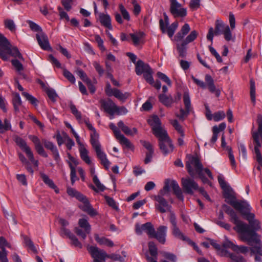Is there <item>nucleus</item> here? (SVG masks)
Here are the masks:
<instances>
[{"instance_id":"nucleus-1","label":"nucleus","mask_w":262,"mask_h":262,"mask_svg":"<svg viewBox=\"0 0 262 262\" xmlns=\"http://www.w3.org/2000/svg\"><path fill=\"white\" fill-rule=\"evenodd\" d=\"M250 206L249 209L245 210V213L241 214L248 221L249 224H247L241 221L238 224L237 227L234 229L239 234V238L243 242H247L250 246L253 245V242H258L260 241L259 236L256 233V231L260 229L259 221L255 219V215L250 212Z\"/></svg>"},{"instance_id":"nucleus-2","label":"nucleus","mask_w":262,"mask_h":262,"mask_svg":"<svg viewBox=\"0 0 262 262\" xmlns=\"http://www.w3.org/2000/svg\"><path fill=\"white\" fill-rule=\"evenodd\" d=\"M187 161L186 162V168L188 173L191 177H194L197 174L203 183L211 185V182L204 176L206 173L211 180H213V177L211 171L207 168H203V165L198 156L189 155L187 156Z\"/></svg>"},{"instance_id":"nucleus-3","label":"nucleus","mask_w":262,"mask_h":262,"mask_svg":"<svg viewBox=\"0 0 262 262\" xmlns=\"http://www.w3.org/2000/svg\"><path fill=\"white\" fill-rule=\"evenodd\" d=\"M221 34H223L225 39L228 41L234 40L229 26L222 20L216 19L215 22V29H214L212 27L209 29L207 38L211 41L212 44L214 35L217 36Z\"/></svg>"},{"instance_id":"nucleus-4","label":"nucleus","mask_w":262,"mask_h":262,"mask_svg":"<svg viewBox=\"0 0 262 262\" xmlns=\"http://www.w3.org/2000/svg\"><path fill=\"white\" fill-rule=\"evenodd\" d=\"M87 250L93 258L92 262H104L106 258L115 261H122L123 260L119 254L114 253L107 254L104 250L100 249L96 246H88Z\"/></svg>"},{"instance_id":"nucleus-5","label":"nucleus","mask_w":262,"mask_h":262,"mask_svg":"<svg viewBox=\"0 0 262 262\" xmlns=\"http://www.w3.org/2000/svg\"><path fill=\"white\" fill-rule=\"evenodd\" d=\"M164 21L162 19L159 20V26L160 30L163 33H167L169 37H172L175 31L178 27V23L175 21L171 24L170 26H168L169 25V18L167 14L164 13Z\"/></svg>"},{"instance_id":"nucleus-6","label":"nucleus","mask_w":262,"mask_h":262,"mask_svg":"<svg viewBox=\"0 0 262 262\" xmlns=\"http://www.w3.org/2000/svg\"><path fill=\"white\" fill-rule=\"evenodd\" d=\"M14 141L19 148L26 153L30 161L35 166L38 167V161L34 159L33 154L31 148L27 145V142L21 138L16 136Z\"/></svg>"},{"instance_id":"nucleus-7","label":"nucleus","mask_w":262,"mask_h":262,"mask_svg":"<svg viewBox=\"0 0 262 262\" xmlns=\"http://www.w3.org/2000/svg\"><path fill=\"white\" fill-rule=\"evenodd\" d=\"M198 35L196 31L193 30L186 37V38L181 41V43L177 44V49L178 51L179 56L184 58L186 55V46L190 42L194 40Z\"/></svg>"},{"instance_id":"nucleus-8","label":"nucleus","mask_w":262,"mask_h":262,"mask_svg":"<svg viewBox=\"0 0 262 262\" xmlns=\"http://www.w3.org/2000/svg\"><path fill=\"white\" fill-rule=\"evenodd\" d=\"M169 11L174 18H184L187 14V9L182 6L177 0H169Z\"/></svg>"},{"instance_id":"nucleus-9","label":"nucleus","mask_w":262,"mask_h":262,"mask_svg":"<svg viewBox=\"0 0 262 262\" xmlns=\"http://www.w3.org/2000/svg\"><path fill=\"white\" fill-rule=\"evenodd\" d=\"M226 198L228 200V203L241 213H245V210L249 209L250 205L247 201L245 200L238 201L235 197L231 195H228Z\"/></svg>"},{"instance_id":"nucleus-10","label":"nucleus","mask_w":262,"mask_h":262,"mask_svg":"<svg viewBox=\"0 0 262 262\" xmlns=\"http://www.w3.org/2000/svg\"><path fill=\"white\" fill-rule=\"evenodd\" d=\"M109 126L121 144L124 145L127 148L133 149V145L127 138L121 133L120 130L113 123H110Z\"/></svg>"},{"instance_id":"nucleus-11","label":"nucleus","mask_w":262,"mask_h":262,"mask_svg":"<svg viewBox=\"0 0 262 262\" xmlns=\"http://www.w3.org/2000/svg\"><path fill=\"white\" fill-rule=\"evenodd\" d=\"M154 199L157 202L155 204V208L161 213H165L170 211L171 206L169 204L166 200L160 196H154Z\"/></svg>"},{"instance_id":"nucleus-12","label":"nucleus","mask_w":262,"mask_h":262,"mask_svg":"<svg viewBox=\"0 0 262 262\" xmlns=\"http://www.w3.org/2000/svg\"><path fill=\"white\" fill-rule=\"evenodd\" d=\"M153 134L155 136L157 137L159 139V147H161L162 149L164 146V143L169 144V136L167 133V132L162 127V126L156 128V129L152 130Z\"/></svg>"},{"instance_id":"nucleus-13","label":"nucleus","mask_w":262,"mask_h":262,"mask_svg":"<svg viewBox=\"0 0 262 262\" xmlns=\"http://www.w3.org/2000/svg\"><path fill=\"white\" fill-rule=\"evenodd\" d=\"M181 181L183 188L188 194H192L194 190H197L199 189L198 184L192 179L183 178Z\"/></svg>"},{"instance_id":"nucleus-14","label":"nucleus","mask_w":262,"mask_h":262,"mask_svg":"<svg viewBox=\"0 0 262 262\" xmlns=\"http://www.w3.org/2000/svg\"><path fill=\"white\" fill-rule=\"evenodd\" d=\"M135 231L138 235H141L145 232L151 238L154 231V227L150 222H147L142 225L137 224L136 225Z\"/></svg>"},{"instance_id":"nucleus-15","label":"nucleus","mask_w":262,"mask_h":262,"mask_svg":"<svg viewBox=\"0 0 262 262\" xmlns=\"http://www.w3.org/2000/svg\"><path fill=\"white\" fill-rule=\"evenodd\" d=\"M250 248L251 255H255V262H261L262 256V243L260 241L258 242H253V245Z\"/></svg>"},{"instance_id":"nucleus-16","label":"nucleus","mask_w":262,"mask_h":262,"mask_svg":"<svg viewBox=\"0 0 262 262\" xmlns=\"http://www.w3.org/2000/svg\"><path fill=\"white\" fill-rule=\"evenodd\" d=\"M167 227L165 226H160L157 231H154L153 234L151 235V238H155L158 241L162 244H165L166 242V237L167 233Z\"/></svg>"},{"instance_id":"nucleus-17","label":"nucleus","mask_w":262,"mask_h":262,"mask_svg":"<svg viewBox=\"0 0 262 262\" xmlns=\"http://www.w3.org/2000/svg\"><path fill=\"white\" fill-rule=\"evenodd\" d=\"M82 199L79 200V201L81 202L83 204L80 205L79 207L83 211L86 212L88 214L91 216H94L97 215V212L95 209H94L92 205L90 204L87 198L83 195L82 198Z\"/></svg>"},{"instance_id":"nucleus-18","label":"nucleus","mask_w":262,"mask_h":262,"mask_svg":"<svg viewBox=\"0 0 262 262\" xmlns=\"http://www.w3.org/2000/svg\"><path fill=\"white\" fill-rule=\"evenodd\" d=\"M252 138L254 143V151L257 162L262 166V156L260 151L261 145L259 141L258 133H252Z\"/></svg>"},{"instance_id":"nucleus-19","label":"nucleus","mask_w":262,"mask_h":262,"mask_svg":"<svg viewBox=\"0 0 262 262\" xmlns=\"http://www.w3.org/2000/svg\"><path fill=\"white\" fill-rule=\"evenodd\" d=\"M100 103L105 112L111 116H113L115 114L116 105L111 99H108L107 100L101 99Z\"/></svg>"},{"instance_id":"nucleus-20","label":"nucleus","mask_w":262,"mask_h":262,"mask_svg":"<svg viewBox=\"0 0 262 262\" xmlns=\"http://www.w3.org/2000/svg\"><path fill=\"white\" fill-rule=\"evenodd\" d=\"M36 37L39 46L42 49L45 50L51 49L48 36L42 31L36 34Z\"/></svg>"},{"instance_id":"nucleus-21","label":"nucleus","mask_w":262,"mask_h":262,"mask_svg":"<svg viewBox=\"0 0 262 262\" xmlns=\"http://www.w3.org/2000/svg\"><path fill=\"white\" fill-rule=\"evenodd\" d=\"M29 138L34 144L35 148L37 152L42 157L47 158L48 155L45 151L39 138L34 135H30Z\"/></svg>"},{"instance_id":"nucleus-22","label":"nucleus","mask_w":262,"mask_h":262,"mask_svg":"<svg viewBox=\"0 0 262 262\" xmlns=\"http://www.w3.org/2000/svg\"><path fill=\"white\" fill-rule=\"evenodd\" d=\"M42 142L45 148L50 150L52 152L54 156V160L58 162L60 160V156L56 145L53 142L46 139H42Z\"/></svg>"},{"instance_id":"nucleus-23","label":"nucleus","mask_w":262,"mask_h":262,"mask_svg":"<svg viewBox=\"0 0 262 262\" xmlns=\"http://www.w3.org/2000/svg\"><path fill=\"white\" fill-rule=\"evenodd\" d=\"M3 50L4 51L7 58V55L9 54L15 58H19L23 61L25 60V59L19 51L18 48L16 47H12L10 42H9V45H8V47H6Z\"/></svg>"},{"instance_id":"nucleus-24","label":"nucleus","mask_w":262,"mask_h":262,"mask_svg":"<svg viewBox=\"0 0 262 262\" xmlns=\"http://www.w3.org/2000/svg\"><path fill=\"white\" fill-rule=\"evenodd\" d=\"M205 80L209 91L212 93H214L217 97H219L221 94V91L219 89H217L214 85V80L212 77L209 75L206 74L205 77Z\"/></svg>"},{"instance_id":"nucleus-25","label":"nucleus","mask_w":262,"mask_h":262,"mask_svg":"<svg viewBox=\"0 0 262 262\" xmlns=\"http://www.w3.org/2000/svg\"><path fill=\"white\" fill-rule=\"evenodd\" d=\"M140 142L142 145L147 150H148V152L146 153V157L144 159L145 164H148L151 162L154 154V149L152 148V146L149 142L146 141L145 140H141Z\"/></svg>"},{"instance_id":"nucleus-26","label":"nucleus","mask_w":262,"mask_h":262,"mask_svg":"<svg viewBox=\"0 0 262 262\" xmlns=\"http://www.w3.org/2000/svg\"><path fill=\"white\" fill-rule=\"evenodd\" d=\"M224 246L225 247H228L231 248L232 250L236 252V253H242L243 254L246 253L249 249L247 247L241 246H238L237 245H235L232 242L228 241L224 244Z\"/></svg>"},{"instance_id":"nucleus-27","label":"nucleus","mask_w":262,"mask_h":262,"mask_svg":"<svg viewBox=\"0 0 262 262\" xmlns=\"http://www.w3.org/2000/svg\"><path fill=\"white\" fill-rule=\"evenodd\" d=\"M98 19L102 26L110 30H112L111 18L108 14L100 13Z\"/></svg>"},{"instance_id":"nucleus-28","label":"nucleus","mask_w":262,"mask_h":262,"mask_svg":"<svg viewBox=\"0 0 262 262\" xmlns=\"http://www.w3.org/2000/svg\"><path fill=\"white\" fill-rule=\"evenodd\" d=\"M223 208L226 213L230 215V220L235 225V227H237L238 224H241L239 223L240 220L238 219V217L233 209L226 205H223Z\"/></svg>"},{"instance_id":"nucleus-29","label":"nucleus","mask_w":262,"mask_h":262,"mask_svg":"<svg viewBox=\"0 0 262 262\" xmlns=\"http://www.w3.org/2000/svg\"><path fill=\"white\" fill-rule=\"evenodd\" d=\"M150 69H151V68L149 66L148 64L144 63L141 60H139L136 63L135 71L138 75H140L142 73H145L148 70H149Z\"/></svg>"},{"instance_id":"nucleus-30","label":"nucleus","mask_w":262,"mask_h":262,"mask_svg":"<svg viewBox=\"0 0 262 262\" xmlns=\"http://www.w3.org/2000/svg\"><path fill=\"white\" fill-rule=\"evenodd\" d=\"M190 30L189 25L186 23L181 28L180 31L178 32L174 36V39L177 42L184 40V37L187 35Z\"/></svg>"},{"instance_id":"nucleus-31","label":"nucleus","mask_w":262,"mask_h":262,"mask_svg":"<svg viewBox=\"0 0 262 262\" xmlns=\"http://www.w3.org/2000/svg\"><path fill=\"white\" fill-rule=\"evenodd\" d=\"M171 187L173 191V193L181 201L184 199L181 189L179 186L178 183L174 180L170 181L169 187Z\"/></svg>"},{"instance_id":"nucleus-32","label":"nucleus","mask_w":262,"mask_h":262,"mask_svg":"<svg viewBox=\"0 0 262 262\" xmlns=\"http://www.w3.org/2000/svg\"><path fill=\"white\" fill-rule=\"evenodd\" d=\"M159 99L161 103L167 107H171L174 102V99L171 95H166L164 94L159 95Z\"/></svg>"},{"instance_id":"nucleus-33","label":"nucleus","mask_w":262,"mask_h":262,"mask_svg":"<svg viewBox=\"0 0 262 262\" xmlns=\"http://www.w3.org/2000/svg\"><path fill=\"white\" fill-rule=\"evenodd\" d=\"M40 176L43 182L49 187L54 190L56 193L59 192V190L57 186L55 185L54 182L49 178V177L44 173H40Z\"/></svg>"},{"instance_id":"nucleus-34","label":"nucleus","mask_w":262,"mask_h":262,"mask_svg":"<svg viewBox=\"0 0 262 262\" xmlns=\"http://www.w3.org/2000/svg\"><path fill=\"white\" fill-rule=\"evenodd\" d=\"M250 95L251 101L254 105L256 102V89L255 81L253 78L250 79Z\"/></svg>"},{"instance_id":"nucleus-35","label":"nucleus","mask_w":262,"mask_h":262,"mask_svg":"<svg viewBox=\"0 0 262 262\" xmlns=\"http://www.w3.org/2000/svg\"><path fill=\"white\" fill-rule=\"evenodd\" d=\"M93 181L96 187L92 185L91 188L95 191H103L106 189V187L100 183L96 175L94 176V177L93 178Z\"/></svg>"},{"instance_id":"nucleus-36","label":"nucleus","mask_w":262,"mask_h":262,"mask_svg":"<svg viewBox=\"0 0 262 262\" xmlns=\"http://www.w3.org/2000/svg\"><path fill=\"white\" fill-rule=\"evenodd\" d=\"M148 123L152 128V130L161 126V122L159 118L155 115L148 120Z\"/></svg>"},{"instance_id":"nucleus-37","label":"nucleus","mask_w":262,"mask_h":262,"mask_svg":"<svg viewBox=\"0 0 262 262\" xmlns=\"http://www.w3.org/2000/svg\"><path fill=\"white\" fill-rule=\"evenodd\" d=\"M95 238L96 242L100 245H105L110 247L114 246V243L113 241L104 237H100L98 234H95Z\"/></svg>"},{"instance_id":"nucleus-38","label":"nucleus","mask_w":262,"mask_h":262,"mask_svg":"<svg viewBox=\"0 0 262 262\" xmlns=\"http://www.w3.org/2000/svg\"><path fill=\"white\" fill-rule=\"evenodd\" d=\"M80 156L81 159L88 165H91L92 162L90 158L88 156V150L85 147L79 148Z\"/></svg>"},{"instance_id":"nucleus-39","label":"nucleus","mask_w":262,"mask_h":262,"mask_svg":"<svg viewBox=\"0 0 262 262\" xmlns=\"http://www.w3.org/2000/svg\"><path fill=\"white\" fill-rule=\"evenodd\" d=\"M91 143L94 149L101 147L99 141V134L97 133H92L91 134Z\"/></svg>"},{"instance_id":"nucleus-40","label":"nucleus","mask_w":262,"mask_h":262,"mask_svg":"<svg viewBox=\"0 0 262 262\" xmlns=\"http://www.w3.org/2000/svg\"><path fill=\"white\" fill-rule=\"evenodd\" d=\"M12 103L13 105V107L14 108V111L16 112H18L19 111V107L22 104V102L21 100L20 97L18 93H15L12 99Z\"/></svg>"},{"instance_id":"nucleus-41","label":"nucleus","mask_w":262,"mask_h":262,"mask_svg":"<svg viewBox=\"0 0 262 262\" xmlns=\"http://www.w3.org/2000/svg\"><path fill=\"white\" fill-rule=\"evenodd\" d=\"M69 107L72 114L75 116L77 120L79 123H82V119L81 117V113L78 111L76 106L73 103L72 101L69 103Z\"/></svg>"},{"instance_id":"nucleus-42","label":"nucleus","mask_w":262,"mask_h":262,"mask_svg":"<svg viewBox=\"0 0 262 262\" xmlns=\"http://www.w3.org/2000/svg\"><path fill=\"white\" fill-rule=\"evenodd\" d=\"M169 144L165 143H163V144H164L163 148L164 149H162L161 147H160V149L161 152L163 153V154L164 156H166L167 154L172 152L173 148H174L173 145L172 144L171 140H170V139L169 138Z\"/></svg>"},{"instance_id":"nucleus-43","label":"nucleus","mask_w":262,"mask_h":262,"mask_svg":"<svg viewBox=\"0 0 262 262\" xmlns=\"http://www.w3.org/2000/svg\"><path fill=\"white\" fill-rule=\"evenodd\" d=\"M78 225L80 228L84 229L87 233H90L91 225L86 219H80L78 221Z\"/></svg>"},{"instance_id":"nucleus-44","label":"nucleus","mask_w":262,"mask_h":262,"mask_svg":"<svg viewBox=\"0 0 262 262\" xmlns=\"http://www.w3.org/2000/svg\"><path fill=\"white\" fill-rule=\"evenodd\" d=\"M67 192L69 195L72 197H75L78 200L82 199L81 198L84 195L76 189L68 187Z\"/></svg>"},{"instance_id":"nucleus-45","label":"nucleus","mask_w":262,"mask_h":262,"mask_svg":"<svg viewBox=\"0 0 262 262\" xmlns=\"http://www.w3.org/2000/svg\"><path fill=\"white\" fill-rule=\"evenodd\" d=\"M114 91L115 92L114 94H113V96H115L120 100L124 101L129 96V94L128 93L126 92L123 94L117 89Z\"/></svg>"},{"instance_id":"nucleus-46","label":"nucleus","mask_w":262,"mask_h":262,"mask_svg":"<svg viewBox=\"0 0 262 262\" xmlns=\"http://www.w3.org/2000/svg\"><path fill=\"white\" fill-rule=\"evenodd\" d=\"M171 124L172 125L174 129L180 134L181 137L184 138L185 134L182 126L178 122V120H173L170 121Z\"/></svg>"},{"instance_id":"nucleus-47","label":"nucleus","mask_w":262,"mask_h":262,"mask_svg":"<svg viewBox=\"0 0 262 262\" xmlns=\"http://www.w3.org/2000/svg\"><path fill=\"white\" fill-rule=\"evenodd\" d=\"M4 23L6 28L9 29L12 32H15L16 29V25L12 19H6L4 20Z\"/></svg>"},{"instance_id":"nucleus-48","label":"nucleus","mask_w":262,"mask_h":262,"mask_svg":"<svg viewBox=\"0 0 262 262\" xmlns=\"http://www.w3.org/2000/svg\"><path fill=\"white\" fill-rule=\"evenodd\" d=\"M172 234L176 237L179 239L183 241H186L187 239V238L183 234L177 226L173 227Z\"/></svg>"},{"instance_id":"nucleus-49","label":"nucleus","mask_w":262,"mask_h":262,"mask_svg":"<svg viewBox=\"0 0 262 262\" xmlns=\"http://www.w3.org/2000/svg\"><path fill=\"white\" fill-rule=\"evenodd\" d=\"M143 33H130L129 36L132 38L134 45L137 46L139 44L140 39L143 36Z\"/></svg>"},{"instance_id":"nucleus-50","label":"nucleus","mask_w":262,"mask_h":262,"mask_svg":"<svg viewBox=\"0 0 262 262\" xmlns=\"http://www.w3.org/2000/svg\"><path fill=\"white\" fill-rule=\"evenodd\" d=\"M227 256L229 257L232 261L231 262H245V260L244 257L239 255L227 253Z\"/></svg>"},{"instance_id":"nucleus-51","label":"nucleus","mask_w":262,"mask_h":262,"mask_svg":"<svg viewBox=\"0 0 262 262\" xmlns=\"http://www.w3.org/2000/svg\"><path fill=\"white\" fill-rule=\"evenodd\" d=\"M183 102L186 109L191 110V102L189 93L186 91L183 95Z\"/></svg>"},{"instance_id":"nucleus-52","label":"nucleus","mask_w":262,"mask_h":262,"mask_svg":"<svg viewBox=\"0 0 262 262\" xmlns=\"http://www.w3.org/2000/svg\"><path fill=\"white\" fill-rule=\"evenodd\" d=\"M153 71L151 69H150L149 70H148L145 73H144V77L146 81L149 83L150 84H153L154 83V79L152 77Z\"/></svg>"},{"instance_id":"nucleus-53","label":"nucleus","mask_w":262,"mask_h":262,"mask_svg":"<svg viewBox=\"0 0 262 262\" xmlns=\"http://www.w3.org/2000/svg\"><path fill=\"white\" fill-rule=\"evenodd\" d=\"M24 242L27 246H28L34 253H36L37 251L31 239L25 236L24 237Z\"/></svg>"},{"instance_id":"nucleus-54","label":"nucleus","mask_w":262,"mask_h":262,"mask_svg":"<svg viewBox=\"0 0 262 262\" xmlns=\"http://www.w3.org/2000/svg\"><path fill=\"white\" fill-rule=\"evenodd\" d=\"M11 128V124L7 119L4 120V125H3L2 122L0 120V133H3L5 130H10Z\"/></svg>"},{"instance_id":"nucleus-55","label":"nucleus","mask_w":262,"mask_h":262,"mask_svg":"<svg viewBox=\"0 0 262 262\" xmlns=\"http://www.w3.org/2000/svg\"><path fill=\"white\" fill-rule=\"evenodd\" d=\"M69 166L71 169L70 177L72 185H74L75 182L78 180V178L76 176V172L75 167L72 165L71 163L69 162Z\"/></svg>"},{"instance_id":"nucleus-56","label":"nucleus","mask_w":262,"mask_h":262,"mask_svg":"<svg viewBox=\"0 0 262 262\" xmlns=\"http://www.w3.org/2000/svg\"><path fill=\"white\" fill-rule=\"evenodd\" d=\"M169 182H170V180H166L163 189H162L160 190L158 194L156 196L161 195L162 197H163V196L165 195L166 193H167L169 191V190H170Z\"/></svg>"},{"instance_id":"nucleus-57","label":"nucleus","mask_w":262,"mask_h":262,"mask_svg":"<svg viewBox=\"0 0 262 262\" xmlns=\"http://www.w3.org/2000/svg\"><path fill=\"white\" fill-rule=\"evenodd\" d=\"M46 92L52 101L54 102L56 101V98L58 97V95L54 89L52 88H49L47 90Z\"/></svg>"},{"instance_id":"nucleus-58","label":"nucleus","mask_w":262,"mask_h":262,"mask_svg":"<svg viewBox=\"0 0 262 262\" xmlns=\"http://www.w3.org/2000/svg\"><path fill=\"white\" fill-rule=\"evenodd\" d=\"M226 149L228 151V157L230 161L231 165L233 168L236 166V162L231 147L227 146Z\"/></svg>"},{"instance_id":"nucleus-59","label":"nucleus","mask_w":262,"mask_h":262,"mask_svg":"<svg viewBox=\"0 0 262 262\" xmlns=\"http://www.w3.org/2000/svg\"><path fill=\"white\" fill-rule=\"evenodd\" d=\"M77 74L80 77V78L87 84H91V80L88 78L86 74L82 70H78Z\"/></svg>"},{"instance_id":"nucleus-60","label":"nucleus","mask_w":262,"mask_h":262,"mask_svg":"<svg viewBox=\"0 0 262 262\" xmlns=\"http://www.w3.org/2000/svg\"><path fill=\"white\" fill-rule=\"evenodd\" d=\"M9 42L7 38L3 34L0 33V48L4 50L6 47H8Z\"/></svg>"},{"instance_id":"nucleus-61","label":"nucleus","mask_w":262,"mask_h":262,"mask_svg":"<svg viewBox=\"0 0 262 262\" xmlns=\"http://www.w3.org/2000/svg\"><path fill=\"white\" fill-rule=\"evenodd\" d=\"M11 63L12 66L15 68V70L18 72H20V71L24 70V67L21 63L17 59H12L11 60Z\"/></svg>"},{"instance_id":"nucleus-62","label":"nucleus","mask_w":262,"mask_h":262,"mask_svg":"<svg viewBox=\"0 0 262 262\" xmlns=\"http://www.w3.org/2000/svg\"><path fill=\"white\" fill-rule=\"evenodd\" d=\"M157 76L162 80L166 82L169 86H171V82L170 79L164 73L158 72L157 73Z\"/></svg>"},{"instance_id":"nucleus-63","label":"nucleus","mask_w":262,"mask_h":262,"mask_svg":"<svg viewBox=\"0 0 262 262\" xmlns=\"http://www.w3.org/2000/svg\"><path fill=\"white\" fill-rule=\"evenodd\" d=\"M162 255L165 258L169 260L171 262H177V258L175 254L169 252H163Z\"/></svg>"},{"instance_id":"nucleus-64","label":"nucleus","mask_w":262,"mask_h":262,"mask_svg":"<svg viewBox=\"0 0 262 262\" xmlns=\"http://www.w3.org/2000/svg\"><path fill=\"white\" fill-rule=\"evenodd\" d=\"M63 74L64 76L72 83H74L75 82V77L70 71L66 69H64Z\"/></svg>"}]
</instances>
